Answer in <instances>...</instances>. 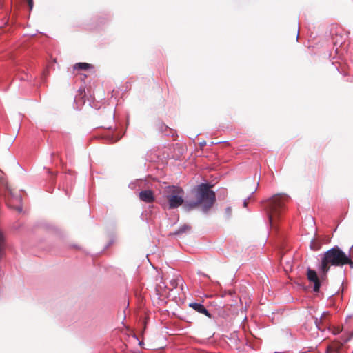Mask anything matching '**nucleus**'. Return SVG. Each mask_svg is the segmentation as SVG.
Segmentation results:
<instances>
[{"instance_id": "1", "label": "nucleus", "mask_w": 353, "mask_h": 353, "mask_svg": "<svg viewBox=\"0 0 353 353\" xmlns=\"http://www.w3.org/2000/svg\"><path fill=\"white\" fill-rule=\"evenodd\" d=\"M321 262L318 266L320 278L316 272L310 268L307 270V277L310 282L314 283L313 291L319 292L321 286V281L325 279L330 266H343L347 259V254L339 246L335 245L321 254Z\"/></svg>"}, {"instance_id": "2", "label": "nucleus", "mask_w": 353, "mask_h": 353, "mask_svg": "<svg viewBox=\"0 0 353 353\" xmlns=\"http://www.w3.org/2000/svg\"><path fill=\"white\" fill-rule=\"evenodd\" d=\"M287 200V196L276 194L262 201V206L267 214L268 222L272 228L276 227V223L281 216L285 202Z\"/></svg>"}, {"instance_id": "3", "label": "nucleus", "mask_w": 353, "mask_h": 353, "mask_svg": "<svg viewBox=\"0 0 353 353\" xmlns=\"http://www.w3.org/2000/svg\"><path fill=\"white\" fill-rule=\"evenodd\" d=\"M212 187L213 185L210 183H202L194 189V196L203 214H207L216 201L215 192L211 190Z\"/></svg>"}, {"instance_id": "4", "label": "nucleus", "mask_w": 353, "mask_h": 353, "mask_svg": "<svg viewBox=\"0 0 353 353\" xmlns=\"http://www.w3.org/2000/svg\"><path fill=\"white\" fill-rule=\"evenodd\" d=\"M164 194L168 202L169 209H175L184 203L183 189L179 186L172 185L165 188Z\"/></svg>"}, {"instance_id": "5", "label": "nucleus", "mask_w": 353, "mask_h": 353, "mask_svg": "<svg viewBox=\"0 0 353 353\" xmlns=\"http://www.w3.org/2000/svg\"><path fill=\"white\" fill-rule=\"evenodd\" d=\"M189 307L192 308L196 312L205 314L206 316L209 318H212V314L209 312V311L205 307V306L200 303H189Z\"/></svg>"}, {"instance_id": "6", "label": "nucleus", "mask_w": 353, "mask_h": 353, "mask_svg": "<svg viewBox=\"0 0 353 353\" xmlns=\"http://www.w3.org/2000/svg\"><path fill=\"white\" fill-rule=\"evenodd\" d=\"M139 199L145 203H152L154 201V196L152 190H142L139 192Z\"/></svg>"}, {"instance_id": "7", "label": "nucleus", "mask_w": 353, "mask_h": 353, "mask_svg": "<svg viewBox=\"0 0 353 353\" xmlns=\"http://www.w3.org/2000/svg\"><path fill=\"white\" fill-rule=\"evenodd\" d=\"M183 209L185 212H190L194 209L196 207L200 205V203L198 202L197 200L196 201H186L183 203Z\"/></svg>"}, {"instance_id": "8", "label": "nucleus", "mask_w": 353, "mask_h": 353, "mask_svg": "<svg viewBox=\"0 0 353 353\" xmlns=\"http://www.w3.org/2000/svg\"><path fill=\"white\" fill-rule=\"evenodd\" d=\"M191 230V226L188 224H184L179 228V229L174 231L170 235L179 236L184 233L189 232Z\"/></svg>"}, {"instance_id": "9", "label": "nucleus", "mask_w": 353, "mask_h": 353, "mask_svg": "<svg viewBox=\"0 0 353 353\" xmlns=\"http://www.w3.org/2000/svg\"><path fill=\"white\" fill-rule=\"evenodd\" d=\"M92 65L87 63H77L74 65V70H87L90 68H92Z\"/></svg>"}, {"instance_id": "10", "label": "nucleus", "mask_w": 353, "mask_h": 353, "mask_svg": "<svg viewBox=\"0 0 353 353\" xmlns=\"http://www.w3.org/2000/svg\"><path fill=\"white\" fill-rule=\"evenodd\" d=\"M321 245L322 243L320 241L313 239L310 242V248L313 251H318L321 249Z\"/></svg>"}, {"instance_id": "11", "label": "nucleus", "mask_w": 353, "mask_h": 353, "mask_svg": "<svg viewBox=\"0 0 353 353\" xmlns=\"http://www.w3.org/2000/svg\"><path fill=\"white\" fill-rule=\"evenodd\" d=\"M123 134H118L117 137H114V135H108L107 136L108 143H114L120 140Z\"/></svg>"}, {"instance_id": "12", "label": "nucleus", "mask_w": 353, "mask_h": 353, "mask_svg": "<svg viewBox=\"0 0 353 353\" xmlns=\"http://www.w3.org/2000/svg\"><path fill=\"white\" fill-rule=\"evenodd\" d=\"M227 195V190L224 188H221L218 191V196L219 199H224Z\"/></svg>"}, {"instance_id": "13", "label": "nucleus", "mask_w": 353, "mask_h": 353, "mask_svg": "<svg viewBox=\"0 0 353 353\" xmlns=\"http://www.w3.org/2000/svg\"><path fill=\"white\" fill-rule=\"evenodd\" d=\"M326 313H327L326 312H323V314H322V315L321 316L320 318H317V317L314 318V323H315L316 327L318 328V330H321L320 325H321V321H322V318L324 316V315Z\"/></svg>"}, {"instance_id": "14", "label": "nucleus", "mask_w": 353, "mask_h": 353, "mask_svg": "<svg viewBox=\"0 0 353 353\" xmlns=\"http://www.w3.org/2000/svg\"><path fill=\"white\" fill-rule=\"evenodd\" d=\"M224 216H225V219H227V220H228V219H230L231 218V216H232V208H231V207H227L225 209Z\"/></svg>"}, {"instance_id": "15", "label": "nucleus", "mask_w": 353, "mask_h": 353, "mask_svg": "<svg viewBox=\"0 0 353 353\" xmlns=\"http://www.w3.org/2000/svg\"><path fill=\"white\" fill-rule=\"evenodd\" d=\"M350 250H351V248L349 250V254H347V259L345 260V263H344V265L347 264L350 265V268H353V262L351 259Z\"/></svg>"}, {"instance_id": "16", "label": "nucleus", "mask_w": 353, "mask_h": 353, "mask_svg": "<svg viewBox=\"0 0 353 353\" xmlns=\"http://www.w3.org/2000/svg\"><path fill=\"white\" fill-rule=\"evenodd\" d=\"M99 19L103 20V21H101L100 22L101 23H104L105 22L109 21L111 19V16H110V14H107V15H105V17H101Z\"/></svg>"}, {"instance_id": "17", "label": "nucleus", "mask_w": 353, "mask_h": 353, "mask_svg": "<svg viewBox=\"0 0 353 353\" xmlns=\"http://www.w3.org/2000/svg\"><path fill=\"white\" fill-rule=\"evenodd\" d=\"M27 3H28V7L30 8V10H31L33 8V6H34V2H33V0H26Z\"/></svg>"}, {"instance_id": "18", "label": "nucleus", "mask_w": 353, "mask_h": 353, "mask_svg": "<svg viewBox=\"0 0 353 353\" xmlns=\"http://www.w3.org/2000/svg\"><path fill=\"white\" fill-rule=\"evenodd\" d=\"M250 196H248L247 199H244V201H243V206H244L245 208H246V207H247V205H248V200H250Z\"/></svg>"}, {"instance_id": "19", "label": "nucleus", "mask_w": 353, "mask_h": 353, "mask_svg": "<svg viewBox=\"0 0 353 353\" xmlns=\"http://www.w3.org/2000/svg\"><path fill=\"white\" fill-rule=\"evenodd\" d=\"M352 338H353V330L350 333V336L347 337V339H346L345 340V342H347L348 341H350Z\"/></svg>"}, {"instance_id": "20", "label": "nucleus", "mask_w": 353, "mask_h": 353, "mask_svg": "<svg viewBox=\"0 0 353 353\" xmlns=\"http://www.w3.org/2000/svg\"><path fill=\"white\" fill-rule=\"evenodd\" d=\"M15 209H16V210H17L18 212H19V213L22 212V211H23L22 206H21V205L17 206V207L15 208Z\"/></svg>"}, {"instance_id": "21", "label": "nucleus", "mask_w": 353, "mask_h": 353, "mask_svg": "<svg viewBox=\"0 0 353 353\" xmlns=\"http://www.w3.org/2000/svg\"><path fill=\"white\" fill-rule=\"evenodd\" d=\"M16 200H17L18 202L21 203V200H22V198H21V196H16Z\"/></svg>"}, {"instance_id": "22", "label": "nucleus", "mask_w": 353, "mask_h": 353, "mask_svg": "<svg viewBox=\"0 0 353 353\" xmlns=\"http://www.w3.org/2000/svg\"><path fill=\"white\" fill-rule=\"evenodd\" d=\"M206 145V142H205V141H203V142H201V143H200V145H201V146H204V145Z\"/></svg>"}, {"instance_id": "23", "label": "nucleus", "mask_w": 353, "mask_h": 353, "mask_svg": "<svg viewBox=\"0 0 353 353\" xmlns=\"http://www.w3.org/2000/svg\"><path fill=\"white\" fill-rule=\"evenodd\" d=\"M110 115H111V117H112V119H114V112H111V113H110Z\"/></svg>"}, {"instance_id": "24", "label": "nucleus", "mask_w": 353, "mask_h": 353, "mask_svg": "<svg viewBox=\"0 0 353 353\" xmlns=\"http://www.w3.org/2000/svg\"><path fill=\"white\" fill-rule=\"evenodd\" d=\"M299 30H298L297 34H296V41H297V40H298V39H299Z\"/></svg>"}, {"instance_id": "25", "label": "nucleus", "mask_w": 353, "mask_h": 353, "mask_svg": "<svg viewBox=\"0 0 353 353\" xmlns=\"http://www.w3.org/2000/svg\"><path fill=\"white\" fill-rule=\"evenodd\" d=\"M256 190H257V188H256L254 189V190L251 193V195H252V194H253L256 191Z\"/></svg>"}, {"instance_id": "26", "label": "nucleus", "mask_w": 353, "mask_h": 353, "mask_svg": "<svg viewBox=\"0 0 353 353\" xmlns=\"http://www.w3.org/2000/svg\"><path fill=\"white\" fill-rule=\"evenodd\" d=\"M214 144H216V143H214V142L211 143V145H214Z\"/></svg>"}]
</instances>
